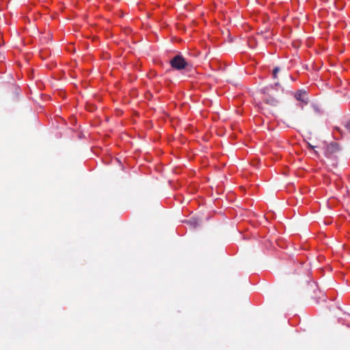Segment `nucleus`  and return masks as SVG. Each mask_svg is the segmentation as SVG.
<instances>
[{
  "label": "nucleus",
  "instance_id": "20e7f679",
  "mask_svg": "<svg viewBox=\"0 0 350 350\" xmlns=\"http://www.w3.org/2000/svg\"><path fill=\"white\" fill-rule=\"evenodd\" d=\"M305 96H306V92L302 91V90H298L295 94V98L297 100H300L302 102H305V98H304Z\"/></svg>",
  "mask_w": 350,
  "mask_h": 350
},
{
  "label": "nucleus",
  "instance_id": "7ed1b4c3",
  "mask_svg": "<svg viewBox=\"0 0 350 350\" xmlns=\"http://www.w3.org/2000/svg\"><path fill=\"white\" fill-rule=\"evenodd\" d=\"M339 150V146L336 142H332L327 146V151L334 153Z\"/></svg>",
  "mask_w": 350,
  "mask_h": 350
},
{
  "label": "nucleus",
  "instance_id": "f03ea898",
  "mask_svg": "<svg viewBox=\"0 0 350 350\" xmlns=\"http://www.w3.org/2000/svg\"><path fill=\"white\" fill-rule=\"evenodd\" d=\"M273 89V86L265 87L262 89V92L265 94H267V96L264 98V101L266 104L271 106H276L278 104V100L272 96L271 90Z\"/></svg>",
  "mask_w": 350,
  "mask_h": 350
},
{
  "label": "nucleus",
  "instance_id": "1a4fd4ad",
  "mask_svg": "<svg viewBox=\"0 0 350 350\" xmlns=\"http://www.w3.org/2000/svg\"><path fill=\"white\" fill-rule=\"evenodd\" d=\"M278 85H279V83L277 82L275 83V86H278Z\"/></svg>",
  "mask_w": 350,
  "mask_h": 350
},
{
  "label": "nucleus",
  "instance_id": "39448f33",
  "mask_svg": "<svg viewBox=\"0 0 350 350\" xmlns=\"http://www.w3.org/2000/svg\"><path fill=\"white\" fill-rule=\"evenodd\" d=\"M187 222L189 225H190L191 227H192L193 228H196V227H198L199 226L198 221L196 219H189Z\"/></svg>",
  "mask_w": 350,
  "mask_h": 350
},
{
  "label": "nucleus",
  "instance_id": "423d86ee",
  "mask_svg": "<svg viewBox=\"0 0 350 350\" xmlns=\"http://www.w3.org/2000/svg\"><path fill=\"white\" fill-rule=\"evenodd\" d=\"M280 71V68L278 67H275L273 70V79H276L277 78V74L278 73V72Z\"/></svg>",
  "mask_w": 350,
  "mask_h": 350
},
{
  "label": "nucleus",
  "instance_id": "6e6552de",
  "mask_svg": "<svg viewBox=\"0 0 350 350\" xmlns=\"http://www.w3.org/2000/svg\"><path fill=\"white\" fill-rule=\"evenodd\" d=\"M335 129H336V131H338L339 133H342V131H341V129H340V128H338V127H336V128H335Z\"/></svg>",
  "mask_w": 350,
  "mask_h": 350
},
{
  "label": "nucleus",
  "instance_id": "0eeeda50",
  "mask_svg": "<svg viewBox=\"0 0 350 350\" xmlns=\"http://www.w3.org/2000/svg\"><path fill=\"white\" fill-rule=\"evenodd\" d=\"M345 127L350 133V120H349L345 124Z\"/></svg>",
  "mask_w": 350,
  "mask_h": 350
},
{
  "label": "nucleus",
  "instance_id": "f257e3e1",
  "mask_svg": "<svg viewBox=\"0 0 350 350\" xmlns=\"http://www.w3.org/2000/svg\"><path fill=\"white\" fill-rule=\"evenodd\" d=\"M170 65L172 68L180 70L187 68L189 63L182 55H177L170 60Z\"/></svg>",
  "mask_w": 350,
  "mask_h": 350
}]
</instances>
